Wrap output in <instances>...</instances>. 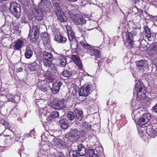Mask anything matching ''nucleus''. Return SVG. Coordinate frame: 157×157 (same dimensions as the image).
<instances>
[{
	"instance_id": "nucleus-1",
	"label": "nucleus",
	"mask_w": 157,
	"mask_h": 157,
	"mask_svg": "<svg viewBox=\"0 0 157 157\" xmlns=\"http://www.w3.org/2000/svg\"><path fill=\"white\" fill-rule=\"evenodd\" d=\"M135 89L136 90L137 97L139 98L141 102L144 103L146 100L147 90L142 81L140 79L138 80L135 85Z\"/></svg>"
},
{
	"instance_id": "nucleus-2",
	"label": "nucleus",
	"mask_w": 157,
	"mask_h": 157,
	"mask_svg": "<svg viewBox=\"0 0 157 157\" xmlns=\"http://www.w3.org/2000/svg\"><path fill=\"white\" fill-rule=\"evenodd\" d=\"M79 44L84 48L89 50L90 51L89 54L91 56H95L98 59L101 58V54L100 51L96 47L91 46L86 42L85 43L83 40L80 41Z\"/></svg>"
},
{
	"instance_id": "nucleus-3",
	"label": "nucleus",
	"mask_w": 157,
	"mask_h": 157,
	"mask_svg": "<svg viewBox=\"0 0 157 157\" xmlns=\"http://www.w3.org/2000/svg\"><path fill=\"white\" fill-rule=\"evenodd\" d=\"M152 116L150 113H143L141 116L138 118L136 119L135 117L133 118L135 121L136 124L140 127H143L145 125L149 122L152 118Z\"/></svg>"
},
{
	"instance_id": "nucleus-4",
	"label": "nucleus",
	"mask_w": 157,
	"mask_h": 157,
	"mask_svg": "<svg viewBox=\"0 0 157 157\" xmlns=\"http://www.w3.org/2000/svg\"><path fill=\"white\" fill-rule=\"evenodd\" d=\"M43 60L44 64L46 67H50L53 64L52 61L55 59V57L52 53L43 51Z\"/></svg>"
},
{
	"instance_id": "nucleus-5",
	"label": "nucleus",
	"mask_w": 157,
	"mask_h": 157,
	"mask_svg": "<svg viewBox=\"0 0 157 157\" xmlns=\"http://www.w3.org/2000/svg\"><path fill=\"white\" fill-rule=\"evenodd\" d=\"M9 10L11 14L17 18H19L21 15V7L19 5L17 6L14 2L10 3L9 8Z\"/></svg>"
},
{
	"instance_id": "nucleus-6",
	"label": "nucleus",
	"mask_w": 157,
	"mask_h": 157,
	"mask_svg": "<svg viewBox=\"0 0 157 157\" xmlns=\"http://www.w3.org/2000/svg\"><path fill=\"white\" fill-rule=\"evenodd\" d=\"M40 37L43 40L45 49L46 50H49L51 48L49 35L47 33L44 32L41 33Z\"/></svg>"
},
{
	"instance_id": "nucleus-7",
	"label": "nucleus",
	"mask_w": 157,
	"mask_h": 157,
	"mask_svg": "<svg viewBox=\"0 0 157 157\" xmlns=\"http://www.w3.org/2000/svg\"><path fill=\"white\" fill-rule=\"evenodd\" d=\"M93 85L90 84H85L81 88L79 92L80 96L87 97L90 94L91 90Z\"/></svg>"
},
{
	"instance_id": "nucleus-8",
	"label": "nucleus",
	"mask_w": 157,
	"mask_h": 157,
	"mask_svg": "<svg viewBox=\"0 0 157 157\" xmlns=\"http://www.w3.org/2000/svg\"><path fill=\"white\" fill-rule=\"evenodd\" d=\"M55 59L59 61V66L62 67H65L67 64L66 56L63 54L55 52Z\"/></svg>"
},
{
	"instance_id": "nucleus-9",
	"label": "nucleus",
	"mask_w": 157,
	"mask_h": 157,
	"mask_svg": "<svg viewBox=\"0 0 157 157\" xmlns=\"http://www.w3.org/2000/svg\"><path fill=\"white\" fill-rule=\"evenodd\" d=\"M67 33V34L68 38L70 42V44L72 47V45L73 42H75L74 40H75V33L73 31L72 27L70 26L67 25L66 26Z\"/></svg>"
},
{
	"instance_id": "nucleus-10",
	"label": "nucleus",
	"mask_w": 157,
	"mask_h": 157,
	"mask_svg": "<svg viewBox=\"0 0 157 157\" xmlns=\"http://www.w3.org/2000/svg\"><path fill=\"white\" fill-rule=\"evenodd\" d=\"M73 24L75 25H82L86 23V21L83 17L79 14H77L71 20Z\"/></svg>"
},
{
	"instance_id": "nucleus-11",
	"label": "nucleus",
	"mask_w": 157,
	"mask_h": 157,
	"mask_svg": "<svg viewBox=\"0 0 157 157\" xmlns=\"http://www.w3.org/2000/svg\"><path fill=\"white\" fill-rule=\"evenodd\" d=\"M57 98L53 99L51 102L50 105L51 107L56 110H59L60 109L65 108L66 106L64 104L60 103V101H58Z\"/></svg>"
},
{
	"instance_id": "nucleus-12",
	"label": "nucleus",
	"mask_w": 157,
	"mask_h": 157,
	"mask_svg": "<svg viewBox=\"0 0 157 157\" xmlns=\"http://www.w3.org/2000/svg\"><path fill=\"white\" fill-rule=\"evenodd\" d=\"M33 29H34V32L33 35H32V33H31V29H30L28 35L30 40L33 42H36L39 36V29L38 28L35 26H33Z\"/></svg>"
},
{
	"instance_id": "nucleus-13",
	"label": "nucleus",
	"mask_w": 157,
	"mask_h": 157,
	"mask_svg": "<svg viewBox=\"0 0 157 157\" xmlns=\"http://www.w3.org/2000/svg\"><path fill=\"white\" fill-rule=\"evenodd\" d=\"M125 37L129 47L130 48H132L133 47L134 42L132 34L127 31L125 33Z\"/></svg>"
},
{
	"instance_id": "nucleus-14",
	"label": "nucleus",
	"mask_w": 157,
	"mask_h": 157,
	"mask_svg": "<svg viewBox=\"0 0 157 157\" xmlns=\"http://www.w3.org/2000/svg\"><path fill=\"white\" fill-rule=\"evenodd\" d=\"M72 61L74 62L80 70L83 69V65L79 56L77 55L72 54L71 56Z\"/></svg>"
},
{
	"instance_id": "nucleus-15",
	"label": "nucleus",
	"mask_w": 157,
	"mask_h": 157,
	"mask_svg": "<svg viewBox=\"0 0 157 157\" xmlns=\"http://www.w3.org/2000/svg\"><path fill=\"white\" fill-rule=\"evenodd\" d=\"M54 40L58 43L62 44H65L67 41V38L60 33H57L55 35Z\"/></svg>"
},
{
	"instance_id": "nucleus-16",
	"label": "nucleus",
	"mask_w": 157,
	"mask_h": 157,
	"mask_svg": "<svg viewBox=\"0 0 157 157\" xmlns=\"http://www.w3.org/2000/svg\"><path fill=\"white\" fill-rule=\"evenodd\" d=\"M37 86L40 90L44 92L47 91L49 87L47 81L44 80L39 81L37 83Z\"/></svg>"
},
{
	"instance_id": "nucleus-17",
	"label": "nucleus",
	"mask_w": 157,
	"mask_h": 157,
	"mask_svg": "<svg viewBox=\"0 0 157 157\" xmlns=\"http://www.w3.org/2000/svg\"><path fill=\"white\" fill-rule=\"evenodd\" d=\"M62 83L60 81H57L52 85V94H56L59 92V90Z\"/></svg>"
},
{
	"instance_id": "nucleus-18",
	"label": "nucleus",
	"mask_w": 157,
	"mask_h": 157,
	"mask_svg": "<svg viewBox=\"0 0 157 157\" xmlns=\"http://www.w3.org/2000/svg\"><path fill=\"white\" fill-rule=\"evenodd\" d=\"M56 14L58 19L61 22H65L67 21V17L65 16L64 12L61 10L60 9L57 10Z\"/></svg>"
},
{
	"instance_id": "nucleus-19",
	"label": "nucleus",
	"mask_w": 157,
	"mask_h": 157,
	"mask_svg": "<svg viewBox=\"0 0 157 157\" xmlns=\"http://www.w3.org/2000/svg\"><path fill=\"white\" fill-rule=\"evenodd\" d=\"M87 149L82 144H80L77 145V151L80 156H83L87 153Z\"/></svg>"
},
{
	"instance_id": "nucleus-20",
	"label": "nucleus",
	"mask_w": 157,
	"mask_h": 157,
	"mask_svg": "<svg viewBox=\"0 0 157 157\" xmlns=\"http://www.w3.org/2000/svg\"><path fill=\"white\" fill-rule=\"evenodd\" d=\"M147 132L148 134L156 136L157 135V123L147 128Z\"/></svg>"
},
{
	"instance_id": "nucleus-21",
	"label": "nucleus",
	"mask_w": 157,
	"mask_h": 157,
	"mask_svg": "<svg viewBox=\"0 0 157 157\" xmlns=\"http://www.w3.org/2000/svg\"><path fill=\"white\" fill-rule=\"evenodd\" d=\"M75 120L78 121H81L83 118L82 111L80 110L77 108H76L75 110Z\"/></svg>"
},
{
	"instance_id": "nucleus-22",
	"label": "nucleus",
	"mask_w": 157,
	"mask_h": 157,
	"mask_svg": "<svg viewBox=\"0 0 157 157\" xmlns=\"http://www.w3.org/2000/svg\"><path fill=\"white\" fill-rule=\"evenodd\" d=\"M141 30L140 26L138 28L129 27L128 28L127 31L132 34V35L135 36L140 33Z\"/></svg>"
},
{
	"instance_id": "nucleus-23",
	"label": "nucleus",
	"mask_w": 157,
	"mask_h": 157,
	"mask_svg": "<svg viewBox=\"0 0 157 157\" xmlns=\"http://www.w3.org/2000/svg\"><path fill=\"white\" fill-rule=\"evenodd\" d=\"M136 66L140 70H144L147 67V62L143 59L138 61L136 63Z\"/></svg>"
},
{
	"instance_id": "nucleus-24",
	"label": "nucleus",
	"mask_w": 157,
	"mask_h": 157,
	"mask_svg": "<svg viewBox=\"0 0 157 157\" xmlns=\"http://www.w3.org/2000/svg\"><path fill=\"white\" fill-rule=\"evenodd\" d=\"M5 136H7V138L4 140V144L7 147L11 146L14 143V140L12 139V136H9V135H5Z\"/></svg>"
},
{
	"instance_id": "nucleus-25",
	"label": "nucleus",
	"mask_w": 157,
	"mask_h": 157,
	"mask_svg": "<svg viewBox=\"0 0 157 157\" xmlns=\"http://www.w3.org/2000/svg\"><path fill=\"white\" fill-rule=\"evenodd\" d=\"M28 67L30 71H37L40 67V66L37 61H35L31 64H29Z\"/></svg>"
},
{
	"instance_id": "nucleus-26",
	"label": "nucleus",
	"mask_w": 157,
	"mask_h": 157,
	"mask_svg": "<svg viewBox=\"0 0 157 157\" xmlns=\"http://www.w3.org/2000/svg\"><path fill=\"white\" fill-rule=\"evenodd\" d=\"M14 44L13 47L14 48V49L15 50H19L21 48L24 44V42L22 40L19 39L16 41L14 42Z\"/></svg>"
},
{
	"instance_id": "nucleus-27",
	"label": "nucleus",
	"mask_w": 157,
	"mask_h": 157,
	"mask_svg": "<svg viewBox=\"0 0 157 157\" xmlns=\"http://www.w3.org/2000/svg\"><path fill=\"white\" fill-rule=\"evenodd\" d=\"M78 132L77 131L72 130L69 132V134L67 133V135L65 136V137L67 136V138H68L69 140H70L71 141L73 142V140L71 141V138H73L74 139L75 138V139H76V137L78 138Z\"/></svg>"
},
{
	"instance_id": "nucleus-28",
	"label": "nucleus",
	"mask_w": 157,
	"mask_h": 157,
	"mask_svg": "<svg viewBox=\"0 0 157 157\" xmlns=\"http://www.w3.org/2000/svg\"><path fill=\"white\" fill-rule=\"evenodd\" d=\"M33 55V52L30 46H27L25 50V55L26 58L29 59Z\"/></svg>"
},
{
	"instance_id": "nucleus-29",
	"label": "nucleus",
	"mask_w": 157,
	"mask_h": 157,
	"mask_svg": "<svg viewBox=\"0 0 157 157\" xmlns=\"http://www.w3.org/2000/svg\"><path fill=\"white\" fill-rule=\"evenodd\" d=\"M59 123L63 129H66L68 127V122L65 118L60 120L59 121Z\"/></svg>"
},
{
	"instance_id": "nucleus-30",
	"label": "nucleus",
	"mask_w": 157,
	"mask_h": 157,
	"mask_svg": "<svg viewBox=\"0 0 157 157\" xmlns=\"http://www.w3.org/2000/svg\"><path fill=\"white\" fill-rule=\"evenodd\" d=\"M143 29L145 36L149 40V38H151V36L150 29L148 27L147 25H144Z\"/></svg>"
},
{
	"instance_id": "nucleus-31",
	"label": "nucleus",
	"mask_w": 157,
	"mask_h": 157,
	"mask_svg": "<svg viewBox=\"0 0 157 157\" xmlns=\"http://www.w3.org/2000/svg\"><path fill=\"white\" fill-rule=\"evenodd\" d=\"M53 66L52 68L49 67V68L48 69V71L49 74L52 75L56 76L58 75V73L57 69L54 66V64H53Z\"/></svg>"
},
{
	"instance_id": "nucleus-32",
	"label": "nucleus",
	"mask_w": 157,
	"mask_h": 157,
	"mask_svg": "<svg viewBox=\"0 0 157 157\" xmlns=\"http://www.w3.org/2000/svg\"><path fill=\"white\" fill-rule=\"evenodd\" d=\"M53 144L56 146L59 149L63 148L64 144L62 141L59 139H56L54 142Z\"/></svg>"
},
{
	"instance_id": "nucleus-33",
	"label": "nucleus",
	"mask_w": 157,
	"mask_h": 157,
	"mask_svg": "<svg viewBox=\"0 0 157 157\" xmlns=\"http://www.w3.org/2000/svg\"><path fill=\"white\" fill-rule=\"evenodd\" d=\"M150 51L153 54H157V42L152 43L150 48Z\"/></svg>"
},
{
	"instance_id": "nucleus-34",
	"label": "nucleus",
	"mask_w": 157,
	"mask_h": 157,
	"mask_svg": "<svg viewBox=\"0 0 157 157\" xmlns=\"http://www.w3.org/2000/svg\"><path fill=\"white\" fill-rule=\"evenodd\" d=\"M49 3L47 0H41L39 6H40L44 9L47 8L49 7L48 4Z\"/></svg>"
},
{
	"instance_id": "nucleus-35",
	"label": "nucleus",
	"mask_w": 157,
	"mask_h": 157,
	"mask_svg": "<svg viewBox=\"0 0 157 157\" xmlns=\"http://www.w3.org/2000/svg\"><path fill=\"white\" fill-rule=\"evenodd\" d=\"M40 121L43 123H46L48 122V117L44 113L40 114Z\"/></svg>"
},
{
	"instance_id": "nucleus-36",
	"label": "nucleus",
	"mask_w": 157,
	"mask_h": 157,
	"mask_svg": "<svg viewBox=\"0 0 157 157\" xmlns=\"http://www.w3.org/2000/svg\"><path fill=\"white\" fill-rule=\"evenodd\" d=\"M75 9L71 10L69 11L68 13L69 17L71 20L78 14L75 13Z\"/></svg>"
},
{
	"instance_id": "nucleus-37",
	"label": "nucleus",
	"mask_w": 157,
	"mask_h": 157,
	"mask_svg": "<svg viewBox=\"0 0 157 157\" xmlns=\"http://www.w3.org/2000/svg\"><path fill=\"white\" fill-rule=\"evenodd\" d=\"M70 157H78L79 156L77 150H71L69 152Z\"/></svg>"
},
{
	"instance_id": "nucleus-38",
	"label": "nucleus",
	"mask_w": 157,
	"mask_h": 157,
	"mask_svg": "<svg viewBox=\"0 0 157 157\" xmlns=\"http://www.w3.org/2000/svg\"><path fill=\"white\" fill-rule=\"evenodd\" d=\"M75 42H73V44L72 45V47H71H71L72 48H73V45L74 44H76L75 47V48H72V52L73 54H74V53H76V54H77L78 53V41H76V39L75 40H74Z\"/></svg>"
},
{
	"instance_id": "nucleus-39",
	"label": "nucleus",
	"mask_w": 157,
	"mask_h": 157,
	"mask_svg": "<svg viewBox=\"0 0 157 157\" xmlns=\"http://www.w3.org/2000/svg\"><path fill=\"white\" fill-rule=\"evenodd\" d=\"M35 17L36 20L39 21H42L43 19V14L37 12L35 14Z\"/></svg>"
},
{
	"instance_id": "nucleus-40",
	"label": "nucleus",
	"mask_w": 157,
	"mask_h": 157,
	"mask_svg": "<svg viewBox=\"0 0 157 157\" xmlns=\"http://www.w3.org/2000/svg\"><path fill=\"white\" fill-rule=\"evenodd\" d=\"M71 72L70 71L65 70L63 71L62 74L63 77L67 78H70L71 77Z\"/></svg>"
},
{
	"instance_id": "nucleus-41",
	"label": "nucleus",
	"mask_w": 157,
	"mask_h": 157,
	"mask_svg": "<svg viewBox=\"0 0 157 157\" xmlns=\"http://www.w3.org/2000/svg\"><path fill=\"white\" fill-rule=\"evenodd\" d=\"M88 152L89 157H99L98 155L95 153V151L94 149L89 150Z\"/></svg>"
},
{
	"instance_id": "nucleus-42",
	"label": "nucleus",
	"mask_w": 157,
	"mask_h": 157,
	"mask_svg": "<svg viewBox=\"0 0 157 157\" xmlns=\"http://www.w3.org/2000/svg\"><path fill=\"white\" fill-rule=\"evenodd\" d=\"M88 152L89 157H99L98 155L95 153V151L94 149L89 150Z\"/></svg>"
},
{
	"instance_id": "nucleus-43",
	"label": "nucleus",
	"mask_w": 157,
	"mask_h": 157,
	"mask_svg": "<svg viewBox=\"0 0 157 157\" xmlns=\"http://www.w3.org/2000/svg\"><path fill=\"white\" fill-rule=\"evenodd\" d=\"M71 99V97L70 96H66L65 99H62L60 101V103H62V104H64L65 105V103L68 102L70 101Z\"/></svg>"
},
{
	"instance_id": "nucleus-44",
	"label": "nucleus",
	"mask_w": 157,
	"mask_h": 157,
	"mask_svg": "<svg viewBox=\"0 0 157 157\" xmlns=\"http://www.w3.org/2000/svg\"><path fill=\"white\" fill-rule=\"evenodd\" d=\"M67 116L70 121H72L75 119V115L73 112L69 111L67 114Z\"/></svg>"
},
{
	"instance_id": "nucleus-45",
	"label": "nucleus",
	"mask_w": 157,
	"mask_h": 157,
	"mask_svg": "<svg viewBox=\"0 0 157 157\" xmlns=\"http://www.w3.org/2000/svg\"><path fill=\"white\" fill-rule=\"evenodd\" d=\"M20 96L17 95H14V98H13V102L15 103H18L20 101Z\"/></svg>"
},
{
	"instance_id": "nucleus-46",
	"label": "nucleus",
	"mask_w": 157,
	"mask_h": 157,
	"mask_svg": "<svg viewBox=\"0 0 157 157\" xmlns=\"http://www.w3.org/2000/svg\"><path fill=\"white\" fill-rule=\"evenodd\" d=\"M71 78L73 79H75L77 78L78 77V74L76 71H73L71 72Z\"/></svg>"
},
{
	"instance_id": "nucleus-47",
	"label": "nucleus",
	"mask_w": 157,
	"mask_h": 157,
	"mask_svg": "<svg viewBox=\"0 0 157 157\" xmlns=\"http://www.w3.org/2000/svg\"><path fill=\"white\" fill-rule=\"evenodd\" d=\"M85 101V102L86 104H90V102L93 101V99L91 97L89 96L86 98L85 100L84 101Z\"/></svg>"
},
{
	"instance_id": "nucleus-48",
	"label": "nucleus",
	"mask_w": 157,
	"mask_h": 157,
	"mask_svg": "<svg viewBox=\"0 0 157 157\" xmlns=\"http://www.w3.org/2000/svg\"><path fill=\"white\" fill-rule=\"evenodd\" d=\"M51 115L54 119L56 118H58L59 116V113L57 111L52 112V113Z\"/></svg>"
},
{
	"instance_id": "nucleus-49",
	"label": "nucleus",
	"mask_w": 157,
	"mask_h": 157,
	"mask_svg": "<svg viewBox=\"0 0 157 157\" xmlns=\"http://www.w3.org/2000/svg\"><path fill=\"white\" fill-rule=\"evenodd\" d=\"M14 95L11 94H7L6 96V97L7 99L9 101L12 102L13 101V98H14Z\"/></svg>"
},
{
	"instance_id": "nucleus-50",
	"label": "nucleus",
	"mask_w": 157,
	"mask_h": 157,
	"mask_svg": "<svg viewBox=\"0 0 157 157\" xmlns=\"http://www.w3.org/2000/svg\"><path fill=\"white\" fill-rule=\"evenodd\" d=\"M53 4V6L54 7L56 8V9H59L60 7V4L59 2H54Z\"/></svg>"
},
{
	"instance_id": "nucleus-51",
	"label": "nucleus",
	"mask_w": 157,
	"mask_h": 157,
	"mask_svg": "<svg viewBox=\"0 0 157 157\" xmlns=\"http://www.w3.org/2000/svg\"><path fill=\"white\" fill-rule=\"evenodd\" d=\"M149 16L153 21L157 22V15L153 16L151 15H149Z\"/></svg>"
},
{
	"instance_id": "nucleus-52",
	"label": "nucleus",
	"mask_w": 157,
	"mask_h": 157,
	"mask_svg": "<svg viewBox=\"0 0 157 157\" xmlns=\"http://www.w3.org/2000/svg\"><path fill=\"white\" fill-rule=\"evenodd\" d=\"M12 111H13V113H14V114L17 115L19 113V110L17 108V106H15L12 110Z\"/></svg>"
},
{
	"instance_id": "nucleus-53",
	"label": "nucleus",
	"mask_w": 157,
	"mask_h": 157,
	"mask_svg": "<svg viewBox=\"0 0 157 157\" xmlns=\"http://www.w3.org/2000/svg\"><path fill=\"white\" fill-rule=\"evenodd\" d=\"M12 139L14 140V143L15 142L17 141L20 139L19 136H16L15 135H13L12 136Z\"/></svg>"
},
{
	"instance_id": "nucleus-54",
	"label": "nucleus",
	"mask_w": 157,
	"mask_h": 157,
	"mask_svg": "<svg viewBox=\"0 0 157 157\" xmlns=\"http://www.w3.org/2000/svg\"><path fill=\"white\" fill-rule=\"evenodd\" d=\"M2 124L3 125H4L6 128H9V126L10 125V124L8 122L6 121H4L2 122Z\"/></svg>"
},
{
	"instance_id": "nucleus-55",
	"label": "nucleus",
	"mask_w": 157,
	"mask_h": 157,
	"mask_svg": "<svg viewBox=\"0 0 157 157\" xmlns=\"http://www.w3.org/2000/svg\"><path fill=\"white\" fill-rule=\"evenodd\" d=\"M55 157H65L64 154L62 152H59L58 153L57 155L55 156Z\"/></svg>"
},
{
	"instance_id": "nucleus-56",
	"label": "nucleus",
	"mask_w": 157,
	"mask_h": 157,
	"mask_svg": "<svg viewBox=\"0 0 157 157\" xmlns=\"http://www.w3.org/2000/svg\"><path fill=\"white\" fill-rule=\"evenodd\" d=\"M152 111L155 113H157V103L152 107Z\"/></svg>"
},
{
	"instance_id": "nucleus-57",
	"label": "nucleus",
	"mask_w": 157,
	"mask_h": 157,
	"mask_svg": "<svg viewBox=\"0 0 157 157\" xmlns=\"http://www.w3.org/2000/svg\"><path fill=\"white\" fill-rule=\"evenodd\" d=\"M139 15L141 19L143 20H146V17L144 16V13H143V14H139Z\"/></svg>"
},
{
	"instance_id": "nucleus-58",
	"label": "nucleus",
	"mask_w": 157,
	"mask_h": 157,
	"mask_svg": "<svg viewBox=\"0 0 157 157\" xmlns=\"http://www.w3.org/2000/svg\"><path fill=\"white\" fill-rule=\"evenodd\" d=\"M48 122L52 121L54 119L50 115L48 117Z\"/></svg>"
},
{
	"instance_id": "nucleus-59",
	"label": "nucleus",
	"mask_w": 157,
	"mask_h": 157,
	"mask_svg": "<svg viewBox=\"0 0 157 157\" xmlns=\"http://www.w3.org/2000/svg\"><path fill=\"white\" fill-rule=\"evenodd\" d=\"M145 47H143V45H140V49L142 51H144L145 50Z\"/></svg>"
},
{
	"instance_id": "nucleus-60",
	"label": "nucleus",
	"mask_w": 157,
	"mask_h": 157,
	"mask_svg": "<svg viewBox=\"0 0 157 157\" xmlns=\"http://www.w3.org/2000/svg\"><path fill=\"white\" fill-rule=\"evenodd\" d=\"M23 71V69L21 67H20L16 69V72L18 73L22 72Z\"/></svg>"
},
{
	"instance_id": "nucleus-61",
	"label": "nucleus",
	"mask_w": 157,
	"mask_h": 157,
	"mask_svg": "<svg viewBox=\"0 0 157 157\" xmlns=\"http://www.w3.org/2000/svg\"><path fill=\"white\" fill-rule=\"evenodd\" d=\"M151 3L152 5L155 6L156 7L157 6V2H156L155 1H152Z\"/></svg>"
},
{
	"instance_id": "nucleus-62",
	"label": "nucleus",
	"mask_w": 157,
	"mask_h": 157,
	"mask_svg": "<svg viewBox=\"0 0 157 157\" xmlns=\"http://www.w3.org/2000/svg\"><path fill=\"white\" fill-rule=\"evenodd\" d=\"M138 12L139 13V14H143V13H144L143 10L140 9L138 10Z\"/></svg>"
},
{
	"instance_id": "nucleus-63",
	"label": "nucleus",
	"mask_w": 157,
	"mask_h": 157,
	"mask_svg": "<svg viewBox=\"0 0 157 157\" xmlns=\"http://www.w3.org/2000/svg\"><path fill=\"white\" fill-rule=\"evenodd\" d=\"M9 128H6L10 130H11L12 129H13V127L12 126V125H9Z\"/></svg>"
},
{
	"instance_id": "nucleus-64",
	"label": "nucleus",
	"mask_w": 157,
	"mask_h": 157,
	"mask_svg": "<svg viewBox=\"0 0 157 157\" xmlns=\"http://www.w3.org/2000/svg\"><path fill=\"white\" fill-rule=\"evenodd\" d=\"M134 3H136V2L138 1V0H131Z\"/></svg>"
}]
</instances>
